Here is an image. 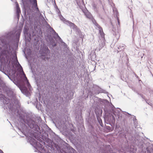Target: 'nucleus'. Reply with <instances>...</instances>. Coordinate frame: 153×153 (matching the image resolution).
<instances>
[{
    "label": "nucleus",
    "mask_w": 153,
    "mask_h": 153,
    "mask_svg": "<svg viewBox=\"0 0 153 153\" xmlns=\"http://www.w3.org/2000/svg\"><path fill=\"white\" fill-rule=\"evenodd\" d=\"M30 2L32 3L33 6H34L36 10V11H39V8L37 7V2L36 0H30Z\"/></svg>",
    "instance_id": "1"
},
{
    "label": "nucleus",
    "mask_w": 153,
    "mask_h": 153,
    "mask_svg": "<svg viewBox=\"0 0 153 153\" xmlns=\"http://www.w3.org/2000/svg\"><path fill=\"white\" fill-rule=\"evenodd\" d=\"M85 15L86 16V17L90 19H91L93 18L92 15L88 11L85 12Z\"/></svg>",
    "instance_id": "2"
},
{
    "label": "nucleus",
    "mask_w": 153,
    "mask_h": 153,
    "mask_svg": "<svg viewBox=\"0 0 153 153\" xmlns=\"http://www.w3.org/2000/svg\"><path fill=\"white\" fill-rule=\"evenodd\" d=\"M16 13L17 15H19V13L21 12L18 3L17 2L16 3Z\"/></svg>",
    "instance_id": "3"
},
{
    "label": "nucleus",
    "mask_w": 153,
    "mask_h": 153,
    "mask_svg": "<svg viewBox=\"0 0 153 153\" xmlns=\"http://www.w3.org/2000/svg\"><path fill=\"white\" fill-rule=\"evenodd\" d=\"M22 71L23 75V76L24 77V80L25 81H26V82L27 83H28L29 82H28V81L27 80V77L26 76L24 72L23 71V70H22Z\"/></svg>",
    "instance_id": "4"
},
{
    "label": "nucleus",
    "mask_w": 153,
    "mask_h": 153,
    "mask_svg": "<svg viewBox=\"0 0 153 153\" xmlns=\"http://www.w3.org/2000/svg\"><path fill=\"white\" fill-rule=\"evenodd\" d=\"M67 22L69 24V25L71 27H77V26L71 22L68 21Z\"/></svg>",
    "instance_id": "5"
},
{
    "label": "nucleus",
    "mask_w": 153,
    "mask_h": 153,
    "mask_svg": "<svg viewBox=\"0 0 153 153\" xmlns=\"http://www.w3.org/2000/svg\"><path fill=\"white\" fill-rule=\"evenodd\" d=\"M99 32L101 36H104V33L103 31V30L102 28L100 29L99 30Z\"/></svg>",
    "instance_id": "6"
},
{
    "label": "nucleus",
    "mask_w": 153,
    "mask_h": 153,
    "mask_svg": "<svg viewBox=\"0 0 153 153\" xmlns=\"http://www.w3.org/2000/svg\"><path fill=\"white\" fill-rule=\"evenodd\" d=\"M106 128L108 129V132H110L111 131H112L113 129H111L110 127L107 126Z\"/></svg>",
    "instance_id": "7"
},
{
    "label": "nucleus",
    "mask_w": 153,
    "mask_h": 153,
    "mask_svg": "<svg viewBox=\"0 0 153 153\" xmlns=\"http://www.w3.org/2000/svg\"><path fill=\"white\" fill-rule=\"evenodd\" d=\"M118 22L119 23V21H118Z\"/></svg>",
    "instance_id": "8"
}]
</instances>
